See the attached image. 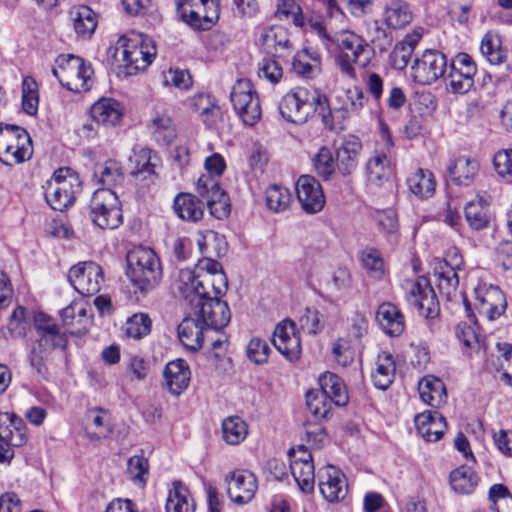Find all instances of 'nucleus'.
<instances>
[{"mask_svg":"<svg viewBox=\"0 0 512 512\" xmlns=\"http://www.w3.org/2000/svg\"><path fill=\"white\" fill-rule=\"evenodd\" d=\"M278 16L291 18L295 26L302 27L304 25V16L301 7L294 0H277Z\"/></svg>","mask_w":512,"mask_h":512,"instance_id":"62","label":"nucleus"},{"mask_svg":"<svg viewBox=\"0 0 512 512\" xmlns=\"http://www.w3.org/2000/svg\"><path fill=\"white\" fill-rule=\"evenodd\" d=\"M436 286L440 293L451 299L456 293L459 284L458 276L455 268L447 262H440L434 270Z\"/></svg>","mask_w":512,"mask_h":512,"instance_id":"44","label":"nucleus"},{"mask_svg":"<svg viewBox=\"0 0 512 512\" xmlns=\"http://www.w3.org/2000/svg\"><path fill=\"white\" fill-rule=\"evenodd\" d=\"M152 321L146 313H135L126 320L125 335L136 340L151 332Z\"/></svg>","mask_w":512,"mask_h":512,"instance_id":"49","label":"nucleus"},{"mask_svg":"<svg viewBox=\"0 0 512 512\" xmlns=\"http://www.w3.org/2000/svg\"><path fill=\"white\" fill-rule=\"evenodd\" d=\"M279 112L294 124H303L314 114L320 115L325 122L330 116L326 95L314 87L298 86L288 91L279 103Z\"/></svg>","mask_w":512,"mask_h":512,"instance_id":"3","label":"nucleus"},{"mask_svg":"<svg viewBox=\"0 0 512 512\" xmlns=\"http://www.w3.org/2000/svg\"><path fill=\"white\" fill-rule=\"evenodd\" d=\"M474 294L479 313L489 320H494L505 312L507 301L499 287L482 283L475 288Z\"/></svg>","mask_w":512,"mask_h":512,"instance_id":"21","label":"nucleus"},{"mask_svg":"<svg viewBox=\"0 0 512 512\" xmlns=\"http://www.w3.org/2000/svg\"><path fill=\"white\" fill-rule=\"evenodd\" d=\"M403 288L408 304L417 310L420 316L435 318L439 314L436 294L425 277L406 280Z\"/></svg>","mask_w":512,"mask_h":512,"instance_id":"14","label":"nucleus"},{"mask_svg":"<svg viewBox=\"0 0 512 512\" xmlns=\"http://www.w3.org/2000/svg\"><path fill=\"white\" fill-rule=\"evenodd\" d=\"M180 18L197 30H208L219 18V0H175Z\"/></svg>","mask_w":512,"mask_h":512,"instance_id":"11","label":"nucleus"},{"mask_svg":"<svg viewBox=\"0 0 512 512\" xmlns=\"http://www.w3.org/2000/svg\"><path fill=\"white\" fill-rule=\"evenodd\" d=\"M60 317L72 334L81 335L88 331L92 324V315L86 304L72 302L60 312Z\"/></svg>","mask_w":512,"mask_h":512,"instance_id":"31","label":"nucleus"},{"mask_svg":"<svg viewBox=\"0 0 512 512\" xmlns=\"http://www.w3.org/2000/svg\"><path fill=\"white\" fill-rule=\"evenodd\" d=\"M261 38L263 44L269 49H274L275 52L289 47L287 30L282 26L266 28L263 31Z\"/></svg>","mask_w":512,"mask_h":512,"instance_id":"56","label":"nucleus"},{"mask_svg":"<svg viewBox=\"0 0 512 512\" xmlns=\"http://www.w3.org/2000/svg\"><path fill=\"white\" fill-rule=\"evenodd\" d=\"M482 55L493 65H499L506 58L505 52L500 47V39L497 36L486 34L481 42Z\"/></svg>","mask_w":512,"mask_h":512,"instance_id":"55","label":"nucleus"},{"mask_svg":"<svg viewBox=\"0 0 512 512\" xmlns=\"http://www.w3.org/2000/svg\"><path fill=\"white\" fill-rule=\"evenodd\" d=\"M493 165L502 180L512 183V149L497 151L493 157Z\"/></svg>","mask_w":512,"mask_h":512,"instance_id":"58","label":"nucleus"},{"mask_svg":"<svg viewBox=\"0 0 512 512\" xmlns=\"http://www.w3.org/2000/svg\"><path fill=\"white\" fill-rule=\"evenodd\" d=\"M56 64L52 73L62 86L77 93L90 89L94 71L81 57L72 54L60 55Z\"/></svg>","mask_w":512,"mask_h":512,"instance_id":"8","label":"nucleus"},{"mask_svg":"<svg viewBox=\"0 0 512 512\" xmlns=\"http://www.w3.org/2000/svg\"><path fill=\"white\" fill-rule=\"evenodd\" d=\"M395 369L393 356L386 352L380 353L375 371L371 375L374 386L380 390H386L393 382Z\"/></svg>","mask_w":512,"mask_h":512,"instance_id":"42","label":"nucleus"},{"mask_svg":"<svg viewBox=\"0 0 512 512\" xmlns=\"http://www.w3.org/2000/svg\"><path fill=\"white\" fill-rule=\"evenodd\" d=\"M230 98L236 114L245 125L254 126L261 119L259 96L250 80H238L232 88Z\"/></svg>","mask_w":512,"mask_h":512,"instance_id":"12","label":"nucleus"},{"mask_svg":"<svg viewBox=\"0 0 512 512\" xmlns=\"http://www.w3.org/2000/svg\"><path fill=\"white\" fill-rule=\"evenodd\" d=\"M70 14L77 35L85 38L94 33L97 27V16L90 7L86 5L75 7Z\"/></svg>","mask_w":512,"mask_h":512,"instance_id":"43","label":"nucleus"},{"mask_svg":"<svg viewBox=\"0 0 512 512\" xmlns=\"http://www.w3.org/2000/svg\"><path fill=\"white\" fill-rule=\"evenodd\" d=\"M224 482L229 499L237 505H245L252 501L258 489L255 474L246 469L229 472Z\"/></svg>","mask_w":512,"mask_h":512,"instance_id":"17","label":"nucleus"},{"mask_svg":"<svg viewBox=\"0 0 512 512\" xmlns=\"http://www.w3.org/2000/svg\"><path fill=\"white\" fill-rule=\"evenodd\" d=\"M489 199L486 196H477L465 206L464 213L469 227L480 231L488 227L490 223Z\"/></svg>","mask_w":512,"mask_h":512,"instance_id":"37","label":"nucleus"},{"mask_svg":"<svg viewBox=\"0 0 512 512\" xmlns=\"http://www.w3.org/2000/svg\"><path fill=\"white\" fill-rule=\"evenodd\" d=\"M317 478L319 490L328 502H338L345 498L348 485L340 469L326 465L318 470Z\"/></svg>","mask_w":512,"mask_h":512,"instance_id":"22","label":"nucleus"},{"mask_svg":"<svg viewBox=\"0 0 512 512\" xmlns=\"http://www.w3.org/2000/svg\"><path fill=\"white\" fill-rule=\"evenodd\" d=\"M300 328L308 334H317L324 328L322 314L312 308H306L299 318Z\"/></svg>","mask_w":512,"mask_h":512,"instance_id":"59","label":"nucleus"},{"mask_svg":"<svg viewBox=\"0 0 512 512\" xmlns=\"http://www.w3.org/2000/svg\"><path fill=\"white\" fill-rule=\"evenodd\" d=\"M47 204L56 211H63L74 204L81 191V181L71 168L63 167L54 172L43 186Z\"/></svg>","mask_w":512,"mask_h":512,"instance_id":"7","label":"nucleus"},{"mask_svg":"<svg viewBox=\"0 0 512 512\" xmlns=\"http://www.w3.org/2000/svg\"><path fill=\"white\" fill-rule=\"evenodd\" d=\"M451 488L459 494L472 493L477 486L478 477L472 468L462 465L450 473Z\"/></svg>","mask_w":512,"mask_h":512,"instance_id":"45","label":"nucleus"},{"mask_svg":"<svg viewBox=\"0 0 512 512\" xmlns=\"http://www.w3.org/2000/svg\"><path fill=\"white\" fill-rule=\"evenodd\" d=\"M38 106V84L32 77L26 76L22 81V109L26 114L34 116L37 114Z\"/></svg>","mask_w":512,"mask_h":512,"instance_id":"50","label":"nucleus"},{"mask_svg":"<svg viewBox=\"0 0 512 512\" xmlns=\"http://www.w3.org/2000/svg\"><path fill=\"white\" fill-rule=\"evenodd\" d=\"M267 150L259 143H254L247 154V161L250 169L255 172H262L268 163Z\"/></svg>","mask_w":512,"mask_h":512,"instance_id":"64","label":"nucleus"},{"mask_svg":"<svg viewBox=\"0 0 512 512\" xmlns=\"http://www.w3.org/2000/svg\"><path fill=\"white\" fill-rule=\"evenodd\" d=\"M414 422L418 435L429 442L441 439L447 428L445 418L437 411H424L416 415Z\"/></svg>","mask_w":512,"mask_h":512,"instance_id":"30","label":"nucleus"},{"mask_svg":"<svg viewBox=\"0 0 512 512\" xmlns=\"http://www.w3.org/2000/svg\"><path fill=\"white\" fill-rule=\"evenodd\" d=\"M362 150L361 140L353 135H349L340 142L335 149L337 170L344 176L352 174L359 161Z\"/></svg>","mask_w":512,"mask_h":512,"instance_id":"27","label":"nucleus"},{"mask_svg":"<svg viewBox=\"0 0 512 512\" xmlns=\"http://www.w3.org/2000/svg\"><path fill=\"white\" fill-rule=\"evenodd\" d=\"M84 426L87 435L91 439L99 440L106 438L112 432L110 414L99 407H94L86 411Z\"/></svg>","mask_w":512,"mask_h":512,"instance_id":"35","label":"nucleus"},{"mask_svg":"<svg viewBox=\"0 0 512 512\" xmlns=\"http://www.w3.org/2000/svg\"><path fill=\"white\" fill-rule=\"evenodd\" d=\"M268 343L260 338H252L247 345V357L256 365H263L268 361L270 354Z\"/></svg>","mask_w":512,"mask_h":512,"instance_id":"60","label":"nucleus"},{"mask_svg":"<svg viewBox=\"0 0 512 512\" xmlns=\"http://www.w3.org/2000/svg\"><path fill=\"white\" fill-rule=\"evenodd\" d=\"M290 469L299 488L306 493L313 490L315 467L310 451L303 445L289 450Z\"/></svg>","mask_w":512,"mask_h":512,"instance_id":"19","label":"nucleus"},{"mask_svg":"<svg viewBox=\"0 0 512 512\" xmlns=\"http://www.w3.org/2000/svg\"><path fill=\"white\" fill-rule=\"evenodd\" d=\"M195 501L181 481H173L166 500V512H194Z\"/></svg>","mask_w":512,"mask_h":512,"instance_id":"39","label":"nucleus"},{"mask_svg":"<svg viewBox=\"0 0 512 512\" xmlns=\"http://www.w3.org/2000/svg\"><path fill=\"white\" fill-rule=\"evenodd\" d=\"M265 199L268 208L275 212L286 210L291 201L289 190L280 185H271L265 191Z\"/></svg>","mask_w":512,"mask_h":512,"instance_id":"52","label":"nucleus"},{"mask_svg":"<svg viewBox=\"0 0 512 512\" xmlns=\"http://www.w3.org/2000/svg\"><path fill=\"white\" fill-rule=\"evenodd\" d=\"M383 137L385 143L376 148L366 164L368 180L377 185L387 181L394 170L393 142L390 135Z\"/></svg>","mask_w":512,"mask_h":512,"instance_id":"18","label":"nucleus"},{"mask_svg":"<svg viewBox=\"0 0 512 512\" xmlns=\"http://www.w3.org/2000/svg\"><path fill=\"white\" fill-rule=\"evenodd\" d=\"M149 129L153 138L160 145L170 144L176 137L172 119L167 115H157L151 120Z\"/></svg>","mask_w":512,"mask_h":512,"instance_id":"48","label":"nucleus"},{"mask_svg":"<svg viewBox=\"0 0 512 512\" xmlns=\"http://www.w3.org/2000/svg\"><path fill=\"white\" fill-rule=\"evenodd\" d=\"M418 391L421 400L433 408H439L446 403V387L437 377L431 375L423 377L418 383Z\"/></svg>","mask_w":512,"mask_h":512,"instance_id":"36","label":"nucleus"},{"mask_svg":"<svg viewBox=\"0 0 512 512\" xmlns=\"http://www.w3.org/2000/svg\"><path fill=\"white\" fill-rule=\"evenodd\" d=\"M465 306L469 322H460L456 326L455 334L464 347L472 349L478 345V337L475 329L476 320L475 316L470 314L468 304L465 303Z\"/></svg>","mask_w":512,"mask_h":512,"instance_id":"53","label":"nucleus"},{"mask_svg":"<svg viewBox=\"0 0 512 512\" xmlns=\"http://www.w3.org/2000/svg\"><path fill=\"white\" fill-rule=\"evenodd\" d=\"M149 471L148 460L142 455H134L129 458L127 463V472L136 483L144 484L147 480Z\"/></svg>","mask_w":512,"mask_h":512,"instance_id":"61","label":"nucleus"},{"mask_svg":"<svg viewBox=\"0 0 512 512\" xmlns=\"http://www.w3.org/2000/svg\"><path fill=\"white\" fill-rule=\"evenodd\" d=\"M66 344L67 338L65 334L59 331L39 335L30 349L29 362L31 367L38 373H41L44 366V359L47 355L56 348H64Z\"/></svg>","mask_w":512,"mask_h":512,"instance_id":"25","label":"nucleus"},{"mask_svg":"<svg viewBox=\"0 0 512 512\" xmlns=\"http://www.w3.org/2000/svg\"><path fill=\"white\" fill-rule=\"evenodd\" d=\"M116 51L121 54L127 75H134L145 70L153 62L157 53L154 41L139 33L120 37L116 44Z\"/></svg>","mask_w":512,"mask_h":512,"instance_id":"5","label":"nucleus"},{"mask_svg":"<svg viewBox=\"0 0 512 512\" xmlns=\"http://www.w3.org/2000/svg\"><path fill=\"white\" fill-rule=\"evenodd\" d=\"M199 196L206 201L210 214L216 219H224L230 214V205L220 188L217 179L210 176H200L196 182Z\"/></svg>","mask_w":512,"mask_h":512,"instance_id":"20","label":"nucleus"},{"mask_svg":"<svg viewBox=\"0 0 512 512\" xmlns=\"http://www.w3.org/2000/svg\"><path fill=\"white\" fill-rule=\"evenodd\" d=\"M175 214L182 220L196 223L204 216V205L200 199L191 193H179L173 202Z\"/></svg>","mask_w":512,"mask_h":512,"instance_id":"33","label":"nucleus"},{"mask_svg":"<svg viewBox=\"0 0 512 512\" xmlns=\"http://www.w3.org/2000/svg\"><path fill=\"white\" fill-rule=\"evenodd\" d=\"M376 322L385 334L392 337L400 336L405 329L402 312L395 304L390 302H384L378 306Z\"/></svg>","mask_w":512,"mask_h":512,"instance_id":"32","label":"nucleus"},{"mask_svg":"<svg viewBox=\"0 0 512 512\" xmlns=\"http://www.w3.org/2000/svg\"><path fill=\"white\" fill-rule=\"evenodd\" d=\"M479 162L473 158L460 156L447 167L451 180L459 186L471 185L479 172Z\"/></svg>","mask_w":512,"mask_h":512,"instance_id":"34","label":"nucleus"},{"mask_svg":"<svg viewBox=\"0 0 512 512\" xmlns=\"http://www.w3.org/2000/svg\"><path fill=\"white\" fill-rule=\"evenodd\" d=\"M90 113L94 122L111 128L121 124L125 114V107L116 99L103 97L91 106Z\"/></svg>","mask_w":512,"mask_h":512,"instance_id":"26","label":"nucleus"},{"mask_svg":"<svg viewBox=\"0 0 512 512\" xmlns=\"http://www.w3.org/2000/svg\"><path fill=\"white\" fill-rule=\"evenodd\" d=\"M475 75L471 73L468 75L464 71L450 68L447 77V87L453 93L464 94L473 87Z\"/></svg>","mask_w":512,"mask_h":512,"instance_id":"57","label":"nucleus"},{"mask_svg":"<svg viewBox=\"0 0 512 512\" xmlns=\"http://www.w3.org/2000/svg\"><path fill=\"white\" fill-rule=\"evenodd\" d=\"M33 154L28 132L18 126H0V161L6 165L28 161Z\"/></svg>","mask_w":512,"mask_h":512,"instance_id":"9","label":"nucleus"},{"mask_svg":"<svg viewBox=\"0 0 512 512\" xmlns=\"http://www.w3.org/2000/svg\"><path fill=\"white\" fill-rule=\"evenodd\" d=\"M204 326L196 318H185L178 326V338L188 350L197 351L203 344Z\"/></svg>","mask_w":512,"mask_h":512,"instance_id":"40","label":"nucleus"},{"mask_svg":"<svg viewBox=\"0 0 512 512\" xmlns=\"http://www.w3.org/2000/svg\"><path fill=\"white\" fill-rule=\"evenodd\" d=\"M324 270L325 263L320 256L306 257L301 265V274L309 283L320 280Z\"/></svg>","mask_w":512,"mask_h":512,"instance_id":"63","label":"nucleus"},{"mask_svg":"<svg viewBox=\"0 0 512 512\" xmlns=\"http://www.w3.org/2000/svg\"><path fill=\"white\" fill-rule=\"evenodd\" d=\"M334 403L319 391H309L306 394L308 410L317 418H327Z\"/></svg>","mask_w":512,"mask_h":512,"instance_id":"54","label":"nucleus"},{"mask_svg":"<svg viewBox=\"0 0 512 512\" xmlns=\"http://www.w3.org/2000/svg\"><path fill=\"white\" fill-rule=\"evenodd\" d=\"M320 391L337 406H345L348 402V393L345 384L334 373L325 372L319 377Z\"/></svg>","mask_w":512,"mask_h":512,"instance_id":"41","label":"nucleus"},{"mask_svg":"<svg viewBox=\"0 0 512 512\" xmlns=\"http://www.w3.org/2000/svg\"><path fill=\"white\" fill-rule=\"evenodd\" d=\"M406 183L409 191L420 199L432 197L436 189L434 174L428 169L418 168L412 171Z\"/></svg>","mask_w":512,"mask_h":512,"instance_id":"38","label":"nucleus"},{"mask_svg":"<svg viewBox=\"0 0 512 512\" xmlns=\"http://www.w3.org/2000/svg\"><path fill=\"white\" fill-rule=\"evenodd\" d=\"M306 30L314 33L328 51L335 53V64L348 79H356V67L365 68L370 63L372 49L360 35L344 30L332 36L322 21L313 19L308 21Z\"/></svg>","mask_w":512,"mask_h":512,"instance_id":"2","label":"nucleus"},{"mask_svg":"<svg viewBox=\"0 0 512 512\" xmlns=\"http://www.w3.org/2000/svg\"><path fill=\"white\" fill-rule=\"evenodd\" d=\"M312 164L315 172L323 180H329L337 169L336 158L331 148L321 146L312 157Z\"/></svg>","mask_w":512,"mask_h":512,"instance_id":"46","label":"nucleus"},{"mask_svg":"<svg viewBox=\"0 0 512 512\" xmlns=\"http://www.w3.org/2000/svg\"><path fill=\"white\" fill-rule=\"evenodd\" d=\"M273 345L289 361L299 359L301 354V340L292 320L281 321L274 330Z\"/></svg>","mask_w":512,"mask_h":512,"instance_id":"23","label":"nucleus"},{"mask_svg":"<svg viewBox=\"0 0 512 512\" xmlns=\"http://www.w3.org/2000/svg\"><path fill=\"white\" fill-rule=\"evenodd\" d=\"M197 244L204 256L195 270L181 269L175 282L179 295L191 296L195 290L210 289L215 295H223L227 289V277L221 264L213 257L225 253L224 237L214 231L202 234Z\"/></svg>","mask_w":512,"mask_h":512,"instance_id":"1","label":"nucleus"},{"mask_svg":"<svg viewBox=\"0 0 512 512\" xmlns=\"http://www.w3.org/2000/svg\"><path fill=\"white\" fill-rule=\"evenodd\" d=\"M296 196L302 209L309 214L320 212L325 196L320 183L311 175H301L296 182Z\"/></svg>","mask_w":512,"mask_h":512,"instance_id":"24","label":"nucleus"},{"mask_svg":"<svg viewBox=\"0 0 512 512\" xmlns=\"http://www.w3.org/2000/svg\"><path fill=\"white\" fill-rule=\"evenodd\" d=\"M94 175L98 179V182L105 186L104 188L109 189L120 184L124 179L121 167L113 161H108L98 166Z\"/></svg>","mask_w":512,"mask_h":512,"instance_id":"51","label":"nucleus"},{"mask_svg":"<svg viewBox=\"0 0 512 512\" xmlns=\"http://www.w3.org/2000/svg\"><path fill=\"white\" fill-rule=\"evenodd\" d=\"M248 434L245 421L238 416H230L222 422V437L229 445H237L244 441Z\"/></svg>","mask_w":512,"mask_h":512,"instance_id":"47","label":"nucleus"},{"mask_svg":"<svg viewBox=\"0 0 512 512\" xmlns=\"http://www.w3.org/2000/svg\"><path fill=\"white\" fill-rule=\"evenodd\" d=\"M89 215L101 229L118 228L123 222V213L117 193L109 188L96 190L90 202Z\"/></svg>","mask_w":512,"mask_h":512,"instance_id":"10","label":"nucleus"},{"mask_svg":"<svg viewBox=\"0 0 512 512\" xmlns=\"http://www.w3.org/2000/svg\"><path fill=\"white\" fill-rule=\"evenodd\" d=\"M194 295L180 297L190 307L194 317L207 328L219 330L228 325L231 313L226 302L220 300L210 289L195 290Z\"/></svg>","mask_w":512,"mask_h":512,"instance_id":"4","label":"nucleus"},{"mask_svg":"<svg viewBox=\"0 0 512 512\" xmlns=\"http://www.w3.org/2000/svg\"><path fill=\"white\" fill-rule=\"evenodd\" d=\"M28 441L27 428L13 412H0V463H8L14 457V447Z\"/></svg>","mask_w":512,"mask_h":512,"instance_id":"13","label":"nucleus"},{"mask_svg":"<svg viewBox=\"0 0 512 512\" xmlns=\"http://www.w3.org/2000/svg\"><path fill=\"white\" fill-rule=\"evenodd\" d=\"M68 280L79 294L93 296L104 282L103 270L93 261L80 262L70 268Z\"/></svg>","mask_w":512,"mask_h":512,"instance_id":"16","label":"nucleus"},{"mask_svg":"<svg viewBox=\"0 0 512 512\" xmlns=\"http://www.w3.org/2000/svg\"><path fill=\"white\" fill-rule=\"evenodd\" d=\"M128 275L142 292L155 288L162 278V267L156 253L148 247H137L127 255Z\"/></svg>","mask_w":512,"mask_h":512,"instance_id":"6","label":"nucleus"},{"mask_svg":"<svg viewBox=\"0 0 512 512\" xmlns=\"http://www.w3.org/2000/svg\"><path fill=\"white\" fill-rule=\"evenodd\" d=\"M163 376L169 393L179 396L188 388L191 372L185 360L176 359L166 364Z\"/></svg>","mask_w":512,"mask_h":512,"instance_id":"28","label":"nucleus"},{"mask_svg":"<svg viewBox=\"0 0 512 512\" xmlns=\"http://www.w3.org/2000/svg\"><path fill=\"white\" fill-rule=\"evenodd\" d=\"M412 20L410 5L402 0H392L384 6L380 23L389 31H398L408 26Z\"/></svg>","mask_w":512,"mask_h":512,"instance_id":"29","label":"nucleus"},{"mask_svg":"<svg viewBox=\"0 0 512 512\" xmlns=\"http://www.w3.org/2000/svg\"><path fill=\"white\" fill-rule=\"evenodd\" d=\"M447 69V58L438 50L427 49L411 66V77L421 85H430L441 78Z\"/></svg>","mask_w":512,"mask_h":512,"instance_id":"15","label":"nucleus"}]
</instances>
